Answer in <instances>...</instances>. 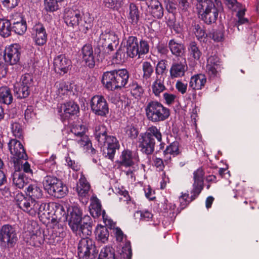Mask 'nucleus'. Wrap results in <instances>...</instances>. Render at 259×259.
Wrapping results in <instances>:
<instances>
[{
  "instance_id": "nucleus-51",
  "label": "nucleus",
  "mask_w": 259,
  "mask_h": 259,
  "mask_svg": "<svg viewBox=\"0 0 259 259\" xmlns=\"http://www.w3.org/2000/svg\"><path fill=\"white\" fill-rule=\"evenodd\" d=\"M62 1L45 0V8L47 11L54 12L59 8L58 3Z\"/></svg>"
},
{
  "instance_id": "nucleus-54",
  "label": "nucleus",
  "mask_w": 259,
  "mask_h": 259,
  "mask_svg": "<svg viewBox=\"0 0 259 259\" xmlns=\"http://www.w3.org/2000/svg\"><path fill=\"white\" fill-rule=\"evenodd\" d=\"M87 128L84 125L82 124H76L71 128V132L76 137L82 136V135L85 134Z\"/></svg>"
},
{
  "instance_id": "nucleus-33",
  "label": "nucleus",
  "mask_w": 259,
  "mask_h": 259,
  "mask_svg": "<svg viewBox=\"0 0 259 259\" xmlns=\"http://www.w3.org/2000/svg\"><path fill=\"white\" fill-rule=\"evenodd\" d=\"M206 82V78L204 74H199L191 77L189 87L193 90H201Z\"/></svg>"
},
{
  "instance_id": "nucleus-42",
  "label": "nucleus",
  "mask_w": 259,
  "mask_h": 259,
  "mask_svg": "<svg viewBox=\"0 0 259 259\" xmlns=\"http://www.w3.org/2000/svg\"><path fill=\"white\" fill-rule=\"evenodd\" d=\"M140 18V12L138 7L134 3H131L129 6L128 19L133 24H137Z\"/></svg>"
},
{
  "instance_id": "nucleus-13",
  "label": "nucleus",
  "mask_w": 259,
  "mask_h": 259,
  "mask_svg": "<svg viewBox=\"0 0 259 259\" xmlns=\"http://www.w3.org/2000/svg\"><path fill=\"white\" fill-rule=\"evenodd\" d=\"M188 70V66L185 58L174 60L169 70L170 77L173 79L184 76Z\"/></svg>"
},
{
  "instance_id": "nucleus-63",
  "label": "nucleus",
  "mask_w": 259,
  "mask_h": 259,
  "mask_svg": "<svg viewBox=\"0 0 259 259\" xmlns=\"http://www.w3.org/2000/svg\"><path fill=\"white\" fill-rule=\"evenodd\" d=\"M140 215V220L142 221H149L153 217L151 212L147 210H139L137 212Z\"/></svg>"
},
{
  "instance_id": "nucleus-1",
  "label": "nucleus",
  "mask_w": 259,
  "mask_h": 259,
  "mask_svg": "<svg viewBox=\"0 0 259 259\" xmlns=\"http://www.w3.org/2000/svg\"><path fill=\"white\" fill-rule=\"evenodd\" d=\"M196 1V9L199 18L207 24L215 23L219 12L222 9L221 2L220 0Z\"/></svg>"
},
{
  "instance_id": "nucleus-16",
  "label": "nucleus",
  "mask_w": 259,
  "mask_h": 259,
  "mask_svg": "<svg viewBox=\"0 0 259 259\" xmlns=\"http://www.w3.org/2000/svg\"><path fill=\"white\" fill-rule=\"evenodd\" d=\"M90 188V184L87 181L83 173L81 172L77 184L76 191L78 196L81 199L83 203H87L88 202Z\"/></svg>"
},
{
  "instance_id": "nucleus-47",
  "label": "nucleus",
  "mask_w": 259,
  "mask_h": 259,
  "mask_svg": "<svg viewBox=\"0 0 259 259\" xmlns=\"http://www.w3.org/2000/svg\"><path fill=\"white\" fill-rule=\"evenodd\" d=\"M188 50L190 56L195 60H198L200 58L202 53L195 42L193 41L190 43Z\"/></svg>"
},
{
  "instance_id": "nucleus-40",
  "label": "nucleus",
  "mask_w": 259,
  "mask_h": 259,
  "mask_svg": "<svg viewBox=\"0 0 259 259\" xmlns=\"http://www.w3.org/2000/svg\"><path fill=\"white\" fill-rule=\"evenodd\" d=\"M80 21L79 26L83 28V31H84V33H87L93 27V18L91 16L90 14L89 13H83Z\"/></svg>"
},
{
  "instance_id": "nucleus-58",
  "label": "nucleus",
  "mask_w": 259,
  "mask_h": 259,
  "mask_svg": "<svg viewBox=\"0 0 259 259\" xmlns=\"http://www.w3.org/2000/svg\"><path fill=\"white\" fill-rule=\"evenodd\" d=\"M224 3L227 7L233 11H237L241 7V4L237 2V0H224Z\"/></svg>"
},
{
  "instance_id": "nucleus-50",
  "label": "nucleus",
  "mask_w": 259,
  "mask_h": 259,
  "mask_svg": "<svg viewBox=\"0 0 259 259\" xmlns=\"http://www.w3.org/2000/svg\"><path fill=\"white\" fill-rule=\"evenodd\" d=\"M75 141L80 147L85 149H88L89 147H91V141L86 134L76 138Z\"/></svg>"
},
{
  "instance_id": "nucleus-44",
  "label": "nucleus",
  "mask_w": 259,
  "mask_h": 259,
  "mask_svg": "<svg viewBox=\"0 0 259 259\" xmlns=\"http://www.w3.org/2000/svg\"><path fill=\"white\" fill-rule=\"evenodd\" d=\"M61 181L60 180L55 176L47 175L44 177L42 184L44 188L48 192L50 188H52Z\"/></svg>"
},
{
  "instance_id": "nucleus-19",
  "label": "nucleus",
  "mask_w": 259,
  "mask_h": 259,
  "mask_svg": "<svg viewBox=\"0 0 259 259\" xmlns=\"http://www.w3.org/2000/svg\"><path fill=\"white\" fill-rule=\"evenodd\" d=\"M82 211L77 205L72 207L70 214L68 215V225L72 230H76L77 226L81 222Z\"/></svg>"
},
{
  "instance_id": "nucleus-60",
  "label": "nucleus",
  "mask_w": 259,
  "mask_h": 259,
  "mask_svg": "<svg viewBox=\"0 0 259 259\" xmlns=\"http://www.w3.org/2000/svg\"><path fill=\"white\" fill-rule=\"evenodd\" d=\"M132 249L131 247H123L121 252L118 256H116L115 259H131Z\"/></svg>"
},
{
  "instance_id": "nucleus-62",
  "label": "nucleus",
  "mask_w": 259,
  "mask_h": 259,
  "mask_svg": "<svg viewBox=\"0 0 259 259\" xmlns=\"http://www.w3.org/2000/svg\"><path fill=\"white\" fill-rule=\"evenodd\" d=\"M166 68V61L161 60L156 65L155 72L157 75L162 74Z\"/></svg>"
},
{
  "instance_id": "nucleus-22",
  "label": "nucleus",
  "mask_w": 259,
  "mask_h": 259,
  "mask_svg": "<svg viewBox=\"0 0 259 259\" xmlns=\"http://www.w3.org/2000/svg\"><path fill=\"white\" fill-rule=\"evenodd\" d=\"M83 61L85 65L90 68H93L95 66V57L92 46L91 44H86L83 46L81 49Z\"/></svg>"
},
{
  "instance_id": "nucleus-26",
  "label": "nucleus",
  "mask_w": 259,
  "mask_h": 259,
  "mask_svg": "<svg viewBox=\"0 0 259 259\" xmlns=\"http://www.w3.org/2000/svg\"><path fill=\"white\" fill-rule=\"evenodd\" d=\"M117 90L127 88L130 73L126 69H116Z\"/></svg>"
},
{
  "instance_id": "nucleus-31",
  "label": "nucleus",
  "mask_w": 259,
  "mask_h": 259,
  "mask_svg": "<svg viewBox=\"0 0 259 259\" xmlns=\"http://www.w3.org/2000/svg\"><path fill=\"white\" fill-rule=\"evenodd\" d=\"M15 44H12L7 48L3 53V57L5 62L11 65L16 64V47Z\"/></svg>"
},
{
  "instance_id": "nucleus-8",
  "label": "nucleus",
  "mask_w": 259,
  "mask_h": 259,
  "mask_svg": "<svg viewBox=\"0 0 259 259\" xmlns=\"http://www.w3.org/2000/svg\"><path fill=\"white\" fill-rule=\"evenodd\" d=\"M66 230L64 223L57 222L48 230V234H46V241L49 244L56 245L65 237Z\"/></svg>"
},
{
  "instance_id": "nucleus-59",
  "label": "nucleus",
  "mask_w": 259,
  "mask_h": 259,
  "mask_svg": "<svg viewBox=\"0 0 259 259\" xmlns=\"http://www.w3.org/2000/svg\"><path fill=\"white\" fill-rule=\"evenodd\" d=\"M56 86L58 89L57 93L60 96L67 94L70 90V85L66 84L64 82L60 83L59 84H57Z\"/></svg>"
},
{
  "instance_id": "nucleus-17",
  "label": "nucleus",
  "mask_w": 259,
  "mask_h": 259,
  "mask_svg": "<svg viewBox=\"0 0 259 259\" xmlns=\"http://www.w3.org/2000/svg\"><path fill=\"white\" fill-rule=\"evenodd\" d=\"M238 12L236 14L237 20L230 22L228 24V32L230 34H232L234 32L233 27H237L238 31L242 29L243 28L241 26L244 24L247 25L249 23V20L247 18L244 17L245 9H241V8L237 10Z\"/></svg>"
},
{
  "instance_id": "nucleus-52",
  "label": "nucleus",
  "mask_w": 259,
  "mask_h": 259,
  "mask_svg": "<svg viewBox=\"0 0 259 259\" xmlns=\"http://www.w3.org/2000/svg\"><path fill=\"white\" fill-rule=\"evenodd\" d=\"M193 31L196 37L198 40H201V39L205 38L207 36L203 26L199 24H195L194 26Z\"/></svg>"
},
{
  "instance_id": "nucleus-14",
  "label": "nucleus",
  "mask_w": 259,
  "mask_h": 259,
  "mask_svg": "<svg viewBox=\"0 0 259 259\" xmlns=\"http://www.w3.org/2000/svg\"><path fill=\"white\" fill-rule=\"evenodd\" d=\"M101 82L104 88L108 91L117 90L116 69L103 72Z\"/></svg>"
},
{
  "instance_id": "nucleus-11",
  "label": "nucleus",
  "mask_w": 259,
  "mask_h": 259,
  "mask_svg": "<svg viewBox=\"0 0 259 259\" xmlns=\"http://www.w3.org/2000/svg\"><path fill=\"white\" fill-rule=\"evenodd\" d=\"M90 105L91 110L96 115L104 117L109 113L108 103L102 96H93L91 100Z\"/></svg>"
},
{
  "instance_id": "nucleus-3",
  "label": "nucleus",
  "mask_w": 259,
  "mask_h": 259,
  "mask_svg": "<svg viewBox=\"0 0 259 259\" xmlns=\"http://www.w3.org/2000/svg\"><path fill=\"white\" fill-rule=\"evenodd\" d=\"M145 111L147 119L152 123L163 121L170 116L169 109L157 101H148Z\"/></svg>"
},
{
  "instance_id": "nucleus-30",
  "label": "nucleus",
  "mask_w": 259,
  "mask_h": 259,
  "mask_svg": "<svg viewBox=\"0 0 259 259\" xmlns=\"http://www.w3.org/2000/svg\"><path fill=\"white\" fill-rule=\"evenodd\" d=\"M126 54L131 58L138 56V38L136 36L128 37L126 44Z\"/></svg>"
},
{
  "instance_id": "nucleus-29",
  "label": "nucleus",
  "mask_w": 259,
  "mask_h": 259,
  "mask_svg": "<svg viewBox=\"0 0 259 259\" xmlns=\"http://www.w3.org/2000/svg\"><path fill=\"white\" fill-rule=\"evenodd\" d=\"M8 149L10 152L8 156V165L14 168V174L16 172V139H12L8 144Z\"/></svg>"
},
{
  "instance_id": "nucleus-38",
  "label": "nucleus",
  "mask_w": 259,
  "mask_h": 259,
  "mask_svg": "<svg viewBox=\"0 0 259 259\" xmlns=\"http://www.w3.org/2000/svg\"><path fill=\"white\" fill-rule=\"evenodd\" d=\"M95 233L96 238L98 241L104 243L108 240L109 232L106 227L98 226Z\"/></svg>"
},
{
  "instance_id": "nucleus-34",
  "label": "nucleus",
  "mask_w": 259,
  "mask_h": 259,
  "mask_svg": "<svg viewBox=\"0 0 259 259\" xmlns=\"http://www.w3.org/2000/svg\"><path fill=\"white\" fill-rule=\"evenodd\" d=\"M168 46L172 54L176 56L182 57L185 53V47L184 45L177 42L174 39L169 41Z\"/></svg>"
},
{
  "instance_id": "nucleus-64",
  "label": "nucleus",
  "mask_w": 259,
  "mask_h": 259,
  "mask_svg": "<svg viewBox=\"0 0 259 259\" xmlns=\"http://www.w3.org/2000/svg\"><path fill=\"white\" fill-rule=\"evenodd\" d=\"M27 86H22L17 91V98H25L28 96L29 92Z\"/></svg>"
},
{
  "instance_id": "nucleus-6",
  "label": "nucleus",
  "mask_w": 259,
  "mask_h": 259,
  "mask_svg": "<svg viewBox=\"0 0 259 259\" xmlns=\"http://www.w3.org/2000/svg\"><path fill=\"white\" fill-rule=\"evenodd\" d=\"M27 230L25 231L24 238L27 243L31 246H40L46 241V235L40 228L34 223V225L27 224Z\"/></svg>"
},
{
  "instance_id": "nucleus-5",
  "label": "nucleus",
  "mask_w": 259,
  "mask_h": 259,
  "mask_svg": "<svg viewBox=\"0 0 259 259\" xmlns=\"http://www.w3.org/2000/svg\"><path fill=\"white\" fill-rule=\"evenodd\" d=\"M118 44V38L115 32L110 29H106L101 33L95 48L96 53L102 51L109 53L113 51Z\"/></svg>"
},
{
  "instance_id": "nucleus-18",
  "label": "nucleus",
  "mask_w": 259,
  "mask_h": 259,
  "mask_svg": "<svg viewBox=\"0 0 259 259\" xmlns=\"http://www.w3.org/2000/svg\"><path fill=\"white\" fill-rule=\"evenodd\" d=\"M138 161L139 157L136 153L129 150H124L122 152L118 162L120 166L127 167L133 166Z\"/></svg>"
},
{
  "instance_id": "nucleus-27",
  "label": "nucleus",
  "mask_w": 259,
  "mask_h": 259,
  "mask_svg": "<svg viewBox=\"0 0 259 259\" xmlns=\"http://www.w3.org/2000/svg\"><path fill=\"white\" fill-rule=\"evenodd\" d=\"M155 145L154 139H150L144 135L142 136L139 147L141 148V151L143 153L147 155H150L153 152Z\"/></svg>"
},
{
  "instance_id": "nucleus-57",
  "label": "nucleus",
  "mask_w": 259,
  "mask_h": 259,
  "mask_svg": "<svg viewBox=\"0 0 259 259\" xmlns=\"http://www.w3.org/2000/svg\"><path fill=\"white\" fill-rule=\"evenodd\" d=\"M206 69L207 73L210 77H214L218 76L220 69V65H212L207 64Z\"/></svg>"
},
{
  "instance_id": "nucleus-36",
  "label": "nucleus",
  "mask_w": 259,
  "mask_h": 259,
  "mask_svg": "<svg viewBox=\"0 0 259 259\" xmlns=\"http://www.w3.org/2000/svg\"><path fill=\"white\" fill-rule=\"evenodd\" d=\"M180 153L179 144L177 141L171 143L163 151L164 157L167 160L171 159V155L175 157L178 155Z\"/></svg>"
},
{
  "instance_id": "nucleus-37",
  "label": "nucleus",
  "mask_w": 259,
  "mask_h": 259,
  "mask_svg": "<svg viewBox=\"0 0 259 259\" xmlns=\"http://www.w3.org/2000/svg\"><path fill=\"white\" fill-rule=\"evenodd\" d=\"M13 100V95L10 89L6 86L1 87L0 102L9 105L12 103Z\"/></svg>"
},
{
  "instance_id": "nucleus-39",
  "label": "nucleus",
  "mask_w": 259,
  "mask_h": 259,
  "mask_svg": "<svg viewBox=\"0 0 259 259\" xmlns=\"http://www.w3.org/2000/svg\"><path fill=\"white\" fill-rule=\"evenodd\" d=\"M93 226L92 225L87 224L85 225L81 224L77 226L76 230H72L77 235H79L80 237L83 238L84 237L91 235L92 233Z\"/></svg>"
},
{
  "instance_id": "nucleus-32",
  "label": "nucleus",
  "mask_w": 259,
  "mask_h": 259,
  "mask_svg": "<svg viewBox=\"0 0 259 259\" xmlns=\"http://www.w3.org/2000/svg\"><path fill=\"white\" fill-rule=\"evenodd\" d=\"M89 208L93 217L96 218L102 215L103 219H105V211L102 209V205L99 199L96 198L93 199Z\"/></svg>"
},
{
  "instance_id": "nucleus-12",
  "label": "nucleus",
  "mask_w": 259,
  "mask_h": 259,
  "mask_svg": "<svg viewBox=\"0 0 259 259\" xmlns=\"http://www.w3.org/2000/svg\"><path fill=\"white\" fill-rule=\"evenodd\" d=\"M0 241L7 243L8 247H13L16 242L15 228L9 225H4L0 230Z\"/></svg>"
},
{
  "instance_id": "nucleus-4",
  "label": "nucleus",
  "mask_w": 259,
  "mask_h": 259,
  "mask_svg": "<svg viewBox=\"0 0 259 259\" xmlns=\"http://www.w3.org/2000/svg\"><path fill=\"white\" fill-rule=\"evenodd\" d=\"M204 172L201 168H198L193 172L194 183L191 191L190 198L187 193H182L179 197L180 205L182 208H185L190 202L195 199L203 189V177Z\"/></svg>"
},
{
  "instance_id": "nucleus-56",
  "label": "nucleus",
  "mask_w": 259,
  "mask_h": 259,
  "mask_svg": "<svg viewBox=\"0 0 259 259\" xmlns=\"http://www.w3.org/2000/svg\"><path fill=\"white\" fill-rule=\"evenodd\" d=\"M152 92L156 96H158L159 94L165 90V87L163 83L158 81L156 79L152 84Z\"/></svg>"
},
{
  "instance_id": "nucleus-61",
  "label": "nucleus",
  "mask_w": 259,
  "mask_h": 259,
  "mask_svg": "<svg viewBox=\"0 0 259 259\" xmlns=\"http://www.w3.org/2000/svg\"><path fill=\"white\" fill-rule=\"evenodd\" d=\"M3 51L0 49V78L5 77L7 73V68L3 61Z\"/></svg>"
},
{
  "instance_id": "nucleus-25",
  "label": "nucleus",
  "mask_w": 259,
  "mask_h": 259,
  "mask_svg": "<svg viewBox=\"0 0 259 259\" xmlns=\"http://www.w3.org/2000/svg\"><path fill=\"white\" fill-rule=\"evenodd\" d=\"M82 15L83 13L79 11H70L65 16V22L67 26L72 27L79 26Z\"/></svg>"
},
{
  "instance_id": "nucleus-55",
  "label": "nucleus",
  "mask_w": 259,
  "mask_h": 259,
  "mask_svg": "<svg viewBox=\"0 0 259 259\" xmlns=\"http://www.w3.org/2000/svg\"><path fill=\"white\" fill-rule=\"evenodd\" d=\"M126 136L131 139H135L138 135V131L133 125H127L124 128Z\"/></svg>"
},
{
  "instance_id": "nucleus-15",
  "label": "nucleus",
  "mask_w": 259,
  "mask_h": 259,
  "mask_svg": "<svg viewBox=\"0 0 259 259\" xmlns=\"http://www.w3.org/2000/svg\"><path fill=\"white\" fill-rule=\"evenodd\" d=\"M53 63L55 71L61 75L66 73L71 65V60L63 54L55 57Z\"/></svg>"
},
{
  "instance_id": "nucleus-21",
  "label": "nucleus",
  "mask_w": 259,
  "mask_h": 259,
  "mask_svg": "<svg viewBox=\"0 0 259 259\" xmlns=\"http://www.w3.org/2000/svg\"><path fill=\"white\" fill-rule=\"evenodd\" d=\"M33 29L35 32L33 40L35 44L39 46L45 45L47 41L48 34L44 26L38 23L34 26Z\"/></svg>"
},
{
  "instance_id": "nucleus-53",
  "label": "nucleus",
  "mask_w": 259,
  "mask_h": 259,
  "mask_svg": "<svg viewBox=\"0 0 259 259\" xmlns=\"http://www.w3.org/2000/svg\"><path fill=\"white\" fill-rule=\"evenodd\" d=\"M125 60V53L124 50L118 49L113 56L112 61L114 63L121 64Z\"/></svg>"
},
{
  "instance_id": "nucleus-10",
  "label": "nucleus",
  "mask_w": 259,
  "mask_h": 259,
  "mask_svg": "<svg viewBox=\"0 0 259 259\" xmlns=\"http://www.w3.org/2000/svg\"><path fill=\"white\" fill-rule=\"evenodd\" d=\"M18 148H17V171L23 170L28 176L32 175V170L30 165L27 161L28 157L25 149L22 143L17 140Z\"/></svg>"
},
{
  "instance_id": "nucleus-9",
  "label": "nucleus",
  "mask_w": 259,
  "mask_h": 259,
  "mask_svg": "<svg viewBox=\"0 0 259 259\" xmlns=\"http://www.w3.org/2000/svg\"><path fill=\"white\" fill-rule=\"evenodd\" d=\"M38 201L26 197L22 192L17 191V206L30 215L35 216L37 214V207Z\"/></svg>"
},
{
  "instance_id": "nucleus-46",
  "label": "nucleus",
  "mask_w": 259,
  "mask_h": 259,
  "mask_svg": "<svg viewBox=\"0 0 259 259\" xmlns=\"http://www.w3.org/2000/svg\"><path fill=\"white\" fill-rule=\"evenodd\" d=\"M145 136L150 139H154V137H155L159 142H161L162 141V135L160 129L158 128L156 126L152 125L148 127L147 132L145 134Z\"/></svg>"
},
{
  "instance_id": "nucleus-41",
  "label": "nucleus",
  "mask_w": 259,
  "mask_h": 259,
  "mask_svg": "<svg viewBox=\"0 0 259 259\" xmlns=\"http://www.w3.org/2000/svg\"><path fill=\"white\" fill-rule=\"evenodd\" d=\"M127 87L132 96L136 99L140 98L144 93L143 88L136 81H133Z\"/></svg>"
},
{
  "instance_id": "nucleus-7",
  "label": "nucleus",
  "mask_w": 259,
  "mask_h": 259,
  "mask_svg": "<svg viewBox=\"0 0 259 259\" xmlns=\"http://www.w3.org/2000/svg\"><path fill=\"white\" fill-rule=\"evenodd\" d=\"M79 259H96L98 251L94 241L89 237H83L79 241L77 247Z\"/></svg>"
},
{
  "instance_id": "nucleus-45",
  "label": "nucleus",
  "mask_w": 259,
  "mask_h": 259,
  "mask_svg": "<svg viewBox=\"0 0 259 259\" xmlns=\"http://www.w3.org/2000/svg\"><path fill=\"white\" fill-rule=\"evenodd\" d=\"M115 250L112 247L106 246L102 248L98 259H115Z\"/></svg>"
},
{
  "instance_id": "nucleus-35",
  "label": "nucleus",
  "mask_w": 259,
  "mask_h": 259,
  "mask_svg": "<svg viewBox=\"0 0 259 259\" xmlns=\"http://www.w3.org/2000/svg\"><path fill=\"white\" fill-rule=\"evenodd\" d=\"M50 195L57 198H63L67 192V188L64 185L62 182H58L57 184L50 188L48 192Z\"/></svg>"
},
{
  "instance_id": "nucleus-2",
  "label": "nucleus",
  "mask_w": 259,
  "mask_h": 259,
  "mask_svg": "<svg viewBox=\"0 0 259 259\" xmlns=\"http://www.w3.org/2000/svg\"><path fill=\"white\" fill-rule=\"evenodd\" d=\"M94 136L100 146H105L107 144L106 149L103 150V154L105 157L113 159L116 150L120 147L117 139L114 136H108L107 127L102 124L95 127Z\"/></svg>"
},
{
  "instance_id": "nucleus-28",
  "label": "nucleus",
  "mask_w": 259,
  "mask_h": 259,
  "mask_svg": "<svg viewBox=\"0 0 259 259\" xmlns=\"http://www.w3.org/2000/svg\"><path fill=\"white\" fill-rule=\"evenodd\" d=\"M15 16L13 14L10 15V19L9 20L1 19L0 20V34L4 37H8L11 34L12 31L11 26V24H15V19H14Z\"/></svg>"
},
{
  "instance_id": "nucleus-43",
  "label": "nucleus",
  "mask_w": 259,
  "mask_h": 259,
  "mask_svg": "<svg viewBox=\"0 0 259 259\" xmlns=\"http://www.w3.org/2000/svg\"><path fill=\"white\" fill-rule=\"evenodd\" d=\"M27 194L29 196L28 198L39 199L42 196V191L36 185H30L27 188Z\"/></svg>"
},
{
  "instance_id": "nucleus-49",
  "label": "nucleus",
  "mask_w": 259,
  "mask_h": 259,
  "mask_svg": "<svg viewBox=\"0 0 259 259\" xmlns=\"http://www.w3.org/2000/svg\"><path fill=\"white\" fill-rule=\"evenodd\" d=\"M27 30L26 20L22 15L17 16V34L22 35Z\"/></svg>"
},
{
  "instance_id": "nucleus-23",
  "label": "nucleus",
  "mask_w": 259,
  "mask_h": 259,
  "mask_svg": "<svg viewBox=\"0 0 259 259\" xmlns=\"http://www.w3.org/2000/svg\"><path fill=\"white\" fill-rule=\"evenodd\" d=\"M79 112V106L73 101H69L61 104L60 112L65 117L77 115Z\"/></svg>"
},
{
  "instance_id": "nucleus-20",
  "label": "nucleus",
  "mask_w": 259,
  "mask_h": 259,
  "mask_svg": "<svg viewBox=\"0 0 259 259\" xmlns=\"http://www.w3.org/2000/svg\"><path fill=\"white\" fill-rule=\"evenodd\" d=\"M151 15L155 19H160L164 15V9L158 0H148L146 2Z\"/></svg>"
},
{
  "instance_id": "nucleus-24",
  "label": "nucleus",
  "mask_w": 259,
  "mask_h": 259,
  "mask_svg": "<svg viewBox=\"0 0 259 259\" xmlns=\"http://www.w3.org/2000/svg\"><path fill=\"white\" fill-rule=\"evenodd\" d=\"M142 68L143 73L142 78V82L146 85H150L154 75V67L149 62L145 61L142 63Z\"/></svg>"
},
{
  "instance_id": "nucleus-48",
  "label": "nucleus",
  "mask_w": 259,
  "mask_h": 259,
  "mask_svg": "<svg viewBox=\"0 0 259 259\" xmlns=\"http://www.w3.org/2000/svg\"><path fill=\"white\" fill-rule=\"evenodd\" d=\"M138 58H140L141 55H145L149 52V45L148 42L145 39H141L140 41L138 40Z\"/></svg>"
}]
</instances>
